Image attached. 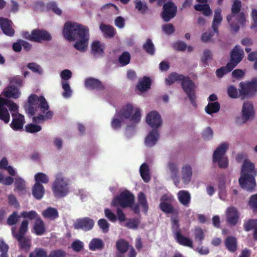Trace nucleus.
I'll return each instance as SVG.
<instances>
[{
  "label": "nucleus",
  "instance_id": "nucleus-41",
  "mask_svg": "<svg viewBox=\"0 0 257 257\" xmlns=\"http://www.w3.org/2000/svg\"><path fill=\"white\" fill-rule=\"evenodd\" d=\"M92 53L96 56L97 55L102 56L104 53L103 49L99 41H95L92 42L91 46Z\"/></svg>",
  "mask_w": 257,
  "mask_h": 257
},
{
  "label": "nucleus",
  "instance_id": "nucleus-22",
  "mask_svg": "<svg viewBox=\"0 0 257 257\" xmlns=\"http://www.w3.org/2000/svg\"><path fill=\"white\" fill-rule=\"evenodd\" d=\"M84 85L87 89L89 90L102 91L104 89V86L101 82L98 79L92 77L86 79Z\"/></svg>",
  "mask_w": 257,
  "mask_h": 257
},
{
  "label": "nucleus",
  "instance_id": "nucleus-35",
  "mask_svg": "<svg viewBox=\"0 0 257 257\" xmlns=\"http://www.w3.org/2000/svg\"><path fill=\"white\" fill-rule=\"evenodd\" d=\"M29 222L27 220H24L21 223L18 232H16L14 228L12 229L13 236L25 235L28 231Z\"/></svg>",
  "mask_w": 257,
  "mask_h": 257
},
{
  "label": "nucleus",
  "instance_id": "nucleus-62",
  "mask_svg": "<svg viewBox=\"0 0 257 257\" xmlns=\"http://www.w3.org/2000/svg\"><path fill=\"white\" fill-rule=\"evenodd\" d=\"M9 246L3 240L0 241V252L1 254L0 257H8V251Z\"/></svg>",
  "mask_w": 257,
  "mask_h": 257
},
{
  "label": "nucleus",
  "instance_id": "nucleus-56",
  "mask_svg": "<svg viewBox=\"0 0 257 257\" xmlns=\"http://www.w3.org/2000/svg\"><path fill=\"white\" fill-rule=\"evenodd\" d=\"M98 225L103 233H107L109 231V224L104 218L100 219L97 222Z\"/></svg>",
  "mask_w": 257,
  "mask_h": 257
},
{
  "label": "nucleus",
  "instance_id": "nucleus-42",
  "mask_svg": "<svg viewBox=\"0 0 257 257\" xmlns=\"http://www.w3.org/2000/svg\"><path fill=\"white\" fill-rule=\"evenodd\" d=\"M35 183L39 184H47L49 181V178L45 174L41 172L36 173L34 176Z\"/></svg>",
  "mask_w": 257,
  "mask_h": 257
},
{
  "label": "nucleus",
  "instance_id": "nucleus-49",
  "mask_svg": "<svg viewBox=\"0 0 257 257\" xmlns=\"http://www.w3.org/2000/svg\"><path fill=\"white\" fill-rule=\"evenodd\" d=\"M233 22L238 25L240 24L241 26H244L246 22L245 16L244 13L240 12L237 14H235L233 17Z\"/></svg>",
  "mask_w": 257,
  "mask_h": 257
},
{
  "label": "nucleus",
  "instance_id": "nucleus-57",
  "mask_svg": "<svg viewBox=\"0 0 257 257\" xmlns=\"http://www.w3.org/2000/svg\"><path fill=\"white\" fill-rule=\"evenodd\" d=\"M212 59V54L209 50H204L201 57V61L204 66L208 65L207 61Z\"/></svg>",
  "mask_w": 257,
  "mask_h": 257
},
{
  "label": "nucleus",
  "instance_id": "nucleus-37",
  "mask_svg": "<svg viewBox=\"0 0 257 257\" xmlns=\"http://www.w3.org/2000/svg\"><path fill=\"white\" fill-rule=\"evenodd\" d=\"M104 246V243L101 239L97 238H93L89 243V249L91 251L96 249H101Z\"/></svg>",
  "mask_w": 257,
  "mask_h": 257
},
{
  "label": "nucleus",
  "instance_id": "nucleus-53",
  "mask_svg": "<svg viewBox=\"0 0 257 257\" xmlns=\"http://www.w3.org/2000/svg\"><path fill=\"white\" fill-rule=\"evenodd\" d=\"M135 8L142 14L146 13L149 10L146 3H143L141 0H136Z\"/></svg>",
  "mask_w": 257,
  "mask_h": 257
},
{
  "label": "nucleus",
  "instance_id": "nucleus-21",
  "mask_svg": "<svg viewBox=\"0 0 257 257\" xmlns=\"http://www.w3.org/2000/svg\"><path fill=\"white\" fill-rule=\"evenodd\" d=\"M226 221L231 226H235L239 219V213L234 207H228L226 211Z\"/></svg>",
  "mask_w": 257,
  "mask_h": 257
},
{
  "label": "nucleus",
  "instance_id": "nucleus-4",
  "mask_svg": "<svg viewBox=\"0 0 257 257\" xmlns=\"http://www.w3.org/2000/svg\"><path fill=\"white\" fill-rule=\"evenodd\" d=\"M257 176V170L251 162L245 160L241 167L240 177L238 182L240 187L248 191L252 192L255 190L256 182L255 177Z\"/></svg>",
  "mask_w": 257,
  "mask_h": 257
},
{
  "label": "nucleus",
  "instance_id": "nucleus-58",
  "mask_svg": "<svg viewBox=\"0 0 257 257\" xmlns=\"http://www.w3.org/2000/svg\"><path fill=\"white\" fill-rule=\"evenodd\" d=\"M6 101L7 102L6 103L7 104H5L6 107H8L10 111L12 113H19L18 112V109L19 106L18 105L15 103L14 101L10 100L6 98Z\"/></svg>",
  "mask_w": 257,
  "mask_h": 257
},
{
  "label": "nucleus",
  "instance_id": "nucleus-3",
  "mask_svg": "<svg viewBox=\"0 0 257 257\" xmlns=\"http://www.w3.org/2000/svg\"><path fill=\"white\" fill-rule=\"evenodd\" d=\"M178 81L181 82V87L187 95L191 104L196 106V85L194 82L189 77L176 72L170 73L168 78L165 79V82L167 85H171Z\"/></svg>",
  "mask_w": 257,
  "mask_h": 257
},
{
  "label": "nucleus",
  "instance_id": "nucleus-30",
  "mask_svg": "<svg viewBox=\"0 0 257 257\" xmlns=\"http://www.w3.org/2000/svg\"><path fill=\"white\" fill-rule=\"evenodd\" d=\"M32 193L35 199L40 200L45 194L44 187L42 184L35 183L32 189Z\"/></svg>",
  "mask_w": 257,
  "mask_h": 257
},
{
  "label": "nucleus",
  "instance_id": "nucleus-11",
  "mask_svg": "<svg viewBox=\"0 0 257 257\" xmlns=\"http://www.w3.org/2000/svg\"><path fill=\"white\" fill-rule=\"evenodd\" d=\"M228 148V144L222 143L213 153V161L214 162H217L218 166L220 168H226L228 166V161L227 158L224 156Z\"/></svg>",
  "mask_w": 257,
  "mask_h": 257
},
{
  "label": "nucleus",
  "instance_id": "nucleus-14",
  "mask_svg": "<svg viewBox=\"0 0 257 257\" xmlns=\"http://www.w3.org/2000/svg\"><path fill=\"white\" fill-rule=\"evenodd\" d=\"M244 53L239 46L236 45L230 52V60L228 66L234 68L243 59Z\"/></svg>",
  "mask_w": 257,
  "mask_h": 257
},
{
  "label": "nucleus",
  "instance_id": "nucleus-27",
  "mask_svg": "<svg viewBox=\"0 0 257 257\" xmlns=\"http://www.w3.org/2000/svg\"><path fill=\"white\" fill-rule=\"evenodd\" d=\"M177 197L180 203L185 207H188L191 202V196L190 193L184 190L178 192Z\"/></svg>",
  "mask_w": 257,
  "mask_h": 257
},
{
  "label": "nucleus",
  "instance_id": "nucleus-38",
  "mask_svg": "<svg viewBox=\"0 0 257 257\" xmlns=\"http://www.w3.org/2000/svg\"><path fill=\"white\" fill-rule=\"evenodd\" d=\"M116 247L118 252L125 253L129 248V243L124 239H119L116 242Z\"/></svg>",
  "mask_w": 257,
  "mask_h": 257
},
{
  "label": "nucleus",
  "instance_id": "nucleus-10",
  "mask_svg": "<svg viewBox=\"0 0 257 257\" xmlns=\"http://www.w3.org/2000/svg\"><path fill=\"white\" fill-rule=\"evenodd\" d=\"M222 10L218 8L214 11V18L212 23V28L213 31L203 33L201 36V40L203 42H207L214 35L215 33L218 34V27L222 21L221 16Z\"/></svg>",
  "mask_w": 257,
  "mask_h": 257
},
{
  "label": "nucleus",
  "instance_id": "nucleus-13",
  "mask_svg": "<svg viewBox=\"0 0 257 257\" xmlns=\"http://www.w3.org/2000/svg\"><path fill=\"white\" fill-rule=\"evenodd\" d=\"M177 7L172 1H169L163 5L161 17L165 22H169L177 14Z\"/></svg>",
  "mask_w": 257,
  "mask_h": 257
},
{
  "label": "nucleus",
  "instance_id": "nucleus-40",
  "mask_svg": "<svg viewBox=\"0 0 257 257\" xmlns=\"http://www.w3.org/2000/svg\"><path fill=\"white\" fill-rule=\"evenodd\" d=\"M100 30L104 33L105 35L108 37H113L115 34V30L112 26L110 25H106L101 24L100 25Z\"/></svg>",
  "mask_w": 257,
  "mask_h": 257
},
{
  "label": "nucleus",
  "instance_id": "nucleus-52",
  "mask_svg": "<svg viewBox=\"0 0 257 257\" xmlns=\"http://www.w3.org/2000/svg\"><path fill=\"white\" fill-rule=\"evenodd\" d=\"M21 216L18 215V212L14 211L8 218L7 224L9 225L12 226L15 225L19 221Z\"/></svg>",
  "mask_w": 257,
  "mask_h": 257
},
{
  "label": "nucleus",
  "instance_id": "nucleus-26",
  "mask_svg": "<svg viewBox=\"0 0 257 257\" xmlns=\"http://www.w3.org/2000/svg\"><path fill=\"white\" fill-rule=\"evenodd\" d=\"M151 79L148 76H144L139 80L136 87L140 91L144 92L151 88Z\"/></svg>",
  "mask_w": 257,
  "mask_h": 257
},
{
  "label": "nucleus",
  "instance_id": "nucleus-59",
  "mask_svg": "<svg viewBox=\"0 0 257 257\" xmlns=\"http://www.w3.org/2000/svg\"><path fill=\"white\" fill-rule=\"evenodd\" d=\"M27 67L34 73H38L39 74H41L43 73L41 67L36 63H29L27 65Z\"/></svg>",
  "mask_w": 257,
  "mask_h": 257
},
{
  "label": "nucleus",
  "instance_id": "nucleus-5",
  "mask_svg": "<svg viewBox=\"0 0 257 257\" xmlns=\"http://www.w3.org/2000/svg\"><path fill=\"white\" fill-rule=\"evenodd\" d=\"M174 200V198L171 195H168L166 194H163L160 198V203L159 208L161 210L167 214H172L176 216V217H172L171 221V229L172 232L174 235V237L177 236V233H181L180 228V224L177 216L179 211L175 209L172 203Z\"/></svg>",
  "mask_w": 257,
  "mask_h": 257
},
{
  "label": "nucleus",
  "instance_id": "nucleus-32",
  "mask_svg": "<svg viewBox=\"0 0 257 257\" xmlns=\"http://www.w3.org/2000/svg\"><path fill=\"white\" fill-rule=\"evenodd\" d=\"M42 215L45 218L55 220L58 217L59 214L56 208L50 207L42 212Z\"/></svg>",
  "mask_w": 257,
  "mask_h": 257
},
{
  "label": "nucleus",
  "instance_id": "nucleus-28",
  "mask_svg": "<svg viewBox=\"0 0 257 257\" xmlns=\"http://www.w3.org/2000/svg\"><path fill=\"white\" fill-rule=\"evenodd\" d=\"M3 94L6 97L16 99L20 97L21 92L17 87L11 85L4 90Z\"/></svg>",
  "mask_w": 257,
  "mask_h": 257
},
{
  "label": "nucleus",
  "instance_id": "nucleus-34",
  "mask_svg": "<svg viewBox=\"0 0 257 257\" xmlns=\"http://www.w3.org/2000/svg\"><path fill=\"white\" fill-rule=\"evenodd\" d=\"M182 179L185 183H188L191 180L192 171V168L189 165H185L182 169Z\"/></svg>",
  "mask_w": 257,
  "mask_h": 257
},
{
  "label": "nucleus",
  "instance_id": "nucleus-39",
  "mask_svg": "<svg viewBox=\"0 0 257 257\" xmlns=\"http://www.w3.org/2000/svg\"><path fill=\"white\" fill-rule=\"evenodd\" d=\"M220 108V105L217 101L208 103L205 106V110L208 114L217 112Z\"/></svg>",
  "mask_w": 257,
  "mask_h": 257
},
{
  "label": "nucleus",
  "instance_id": "nucleus-15",
  "mask_svg": "<svg viewBox=\"0 0 257 257\" xmlns=\"http://www.w3.org/2000/svg\"><path fill=\"white\" fill-rule=\"evenodd\" d=\"M94 225V221L88 217L77 219L73 224L76 229H82L85 231L91 230Z\"/></svg>",
  "mask_w": 257,
  "mask_h": 257
},
{
  "label": "nucleus",
  "instance_id": "nucleus-1",
  "mask_svg": "<svg viewBox=\"0 0 257 257\" xmlns=\"http://www.w3.org/2000/svg\"><path fill=\"white\" fill-rule=\"evenodd\" d=\"M63 35L69 41L76 42L74 47L81 52L87 50L89 40V29L87 26L75 22H66L63 30Z\"/></svg>",
  "mask_w": 257,
  "mask_h": 257
},
{
  "label": "nucleus",
  "instance_id": "nucleus-60",
  "mask_svg": "<svg viewBox=\"0 0 257 257\" xmlns=\"http://www.w3.org/2000/svg\"><path fill=\"white\" fill-rule=\"evenodd\" d=\"M66 252L61 249L53 250L49 253L47 257H66Z\"/></svg>",
  "mask_w": 257,
  "mask_h": 257
},
{
  "label": "nucleus",
  "instance_id": "nucleus-54",
  "mask_svg": "<svg viewBox=\"0 0 257 257\" xmlns=\"http://www.w3.org/2000/svg\"><path fill=\"white\" fill-rule=\"evenodd\" d=\"M42 130V127L34 123H30L26 125L25 130L29 133H35L40 132Z\"/></svg>",
  "mask_w": 257,
  "mask_h": 257
},
{
  "label": "nucleus",
  "instance_id": "nucleus-19",
  "mask_svg": "<svg viewBox=\"0 0 257 257\" xmlns=\"http://www.w3.org/2000/svg\"><path fill=\"white\" fill-rule=\"evenodd\" d=\"M13 119L10 124L11 128L14 131L22 129L25 123L24 116L19 113H12Z\"/></svg>",
  "mask_w": 257,
  "mask_h": 257
},
{
  "label": "nucleus",
  "instance_id": "nucleus-36",
  "mask_svg": "<svg viewBox=\"0 0 257 257\" xmlns=\"http://www.w3.org/2000/svg\"><path fill=\"white\" fill-rule=\"evenodd\" d=\"M140 172L141 177L145 182H148L150 180V175L148 165L144 163L140 168Z\"/></svg>",
  "mask_w": 257,
  "mask_h": 257
},
{
  "label": "nucleus",
  "instance_id": "nucleus-20",
  "mask_svg": "<svg viewBox=\"0 0 257 257\" xmlns=\"http://www.w3.org/2000/svg\"><path fill=\"white\" fill-rule=\"evenodd\" d=\"M12 22L7 18L0 17V27L6 35L13 37L15 34V30L12 28Z\"/></svg>",
  "mask_w": 257,
  "mask_h": 257
},
{
  "label": "nucleus",
  "instance_id": "nucleus-24",
  "mask_svg": "<svg viewBox=\"0 0 257 257\" xmlns=\"http://www.w3.org/2000/svg\"><path fill=\"white\" fill-rule=\"evenodd\" d=\"M159 138V134L157 129H153L146 137L145 141L147 147H152L154 146Z\"/></svg>",
  "mask_w": 257,
  "mask_h": 257
},
{
  "label": "nucleus",
  "instance_id": "nucleus-47",
  "mask_svg": "<svg viewBox=\"0 0 257 257\" xmlns=\"http://www.w3.org/2000/svg\"><path fill=\"white\" fill-rule=\"evenodd\" d=\"M131 55L128 52H123L119 56L118 61L121 66H126L130 63Z\"/></svg>",
  "mask_w": 257,
  "mask_h": 257
},
{
  "label": "nucleus",
  "instance_id": "nucleus-63",
  "mask_svg": "<svg viewBox=\"0 0 257 257\" xmlns=\"http://www.w3.org/2000/svg\"><path fill=\"white\" fill-rule=\"evenodd\" d=\"M104 214L105 216L112 222H114L117 220V217L115 214L108 208L104 209Z\"/></svg>",
  "mask_w": 257,
  "mask_h": 257
},
{
  "label": "nucleus",
  "instance_id": "nucleus-29",
  "mask_svg": "<svg viewBox=\"0 0 257 257\" xmlns=\"http://www.w3.org/2000/svg\"><path fill=\"white\" fill-rule=\"evenodd\" d=\"M18 241L20 248L28 251L31 245V240L25 235L13 236Z\"/></svg>",
  "mask_w": 257,
  "mask_h": 257
},
{
  "label": "nucleus",
  "instance_id": "nucleus-55",
  "mask_svg": "<svg viewBox=\"0 0 257 257\" xmlns=\"http://www.w3.org/2000/svg\"><path fill=\"white\" fill-rule=\"evenodd\" d=\"M227 94L232 98H237L240 97L239 92L237 89L233 85H230L227 88Z\"/></svg>",
  "mask_w": 257,
  "mask_h": 257
},
{
  "label": "nucleus",
  "instance_id": "nucleus-50",
  "mask_svg": "<svg viewBox=\"0 0 257 257\" xmlns=\"http://www.w3.org/2000/svg\"><path fill=\"white\" fill-rule=\"evenodd\" d=\"M29 257H47V251L42 248H36Z\"/></svg>",
  "mask_w": 257,
  "mask_h": 257
},
{
  "label": "nucleus",
  "instance_id": "nucleus-46",
  "mask_svg": "<svg viewBox=\"0 0 257 257\" xmlns=\"http://www.w3.org/2000/svg\"><path fill=\"white\" fill-rule=\"evenodd\" d=\"M248 205L253 213H257V193L250 196L248 201Z\"/></svg>",
  "mask_w": 257,
  "mask_h": 257
},
{
  "label": "nucleus",
  "instance_id": "nucleus-51",
  "mask_svg": "<svg viewBox=\"0 0 257 257\" xmlns=\"http://www.w3.org/2000/svg\"><path fill=\"white\" fill-rule=\"evenodd\" d=\"M21 217L25 218H28L30 220H33L39 217L37 213L34 210H31L30 211H23L21 213Z\"/></svg>",
  "mask_w": 257,
  "mask_h": 257
},
{
  "label": "nucleus",
  "instance_id": "nucleus-33",
  "mask_svg": "<svg viewBox=\"0 0 257 257\" xmlns=\"http://www.w3.org/2000/svg\"><path fill=\"white\" fill-rule=\"evenodd\" d=\"M177 242L180 244L193 248V241L192 240L187 237L184 236L181 233H178L177 236L175 237Z\"/></svg>",
  "mask_w": 257,
  "mask_h": 257
},
{
  "label": "nucleus",
  "instance_id": "nucleus-18",
  "mask_svg": "<svg viewBox=\"0 0 257 257\" xmlns=\"http://www.w3.org/2000/svg\"><path fill=\"white\" fill-rule=\"evenodd\" d=\"M34 42L41 43L43 41H49L52 40L51 34L46 30L38 29L33 30Z\"/></svg>",
  "mask_w": 257,
  "mask_h": 257
},
{
  "label": "nucleus",
  "instance_id": "nucleus-12",
  "mask_svg": "<svg viewBox=\"0 0 257 257\" xmlns=\"http://www.w3.org/2000/svg\"><path fill=\"white\" fill-rule=\"evenodd\" d=\"M233 4L231 8V14L226 17V19L229 23L231 30L234 32H237L239 30V26L233 22V17L235 14L240 13L241 8V2L240 0H232Z\"/></svg>",
  "mask_w": 257,
  "mask_h": 257
},
{
  "label": "nucleus",
  "instance_id": "nucleus-25",
  "mask_svg": "<svg viewBox=\"0 0 257 257\" xmlns=\"http://www.w3.org/2000/svg\"><path fill=\"white\" fill-rule=\"evenodd\" d=\"M224 245L226 249L230 252H234L237 249V241L235 237L228 236L224 240Z\"/></svg>",
  "mask_w": 257,
  "mask_h": 257
},
{
  "label": "nucleus",
  "instance_id": "nucleus-16",
  "mask_svg": "<svg viewBox=\"0 0 257 257\" xmlns=\"http://www.w3.org/2000/svg\"><path fill=\"white\" fill-rule=\"evenodd\" d=\"M242 123H246L247 121L252 119L255 116V111L253 104L246 101L243 104L242 108Z\"/></svg>",
  "mask_w": 257,
  "mask_h": 257
},
{
  "label": "nucleus",
  "instance_id": "nucleus-31",
  "mask_svg": "<svg viewBox=\"0 0 257 257\" xmlns=\"http://www.w3.org/2000/svg\"><path fill=\"white\" fill-rule=\"evenodd\" d=\"M33 228L35 233L37 235H43L46 231L44 221L40 218V217L37 218L35 222Z\"/></svg>",
  "mask_w": 257,
  "mask_h": 257
},
{
  "label": "nucleus",
  "instance_id": "nucleus-48",
  "mask_svg": "<svg viewBox=\"0 0 257 257\" xmlns=\"http://www.w3.org/2000/svg\"><path fill=\"white\" fill-rule=\"evenodd\" d=\"M228 63L225 66L221 67L216 71V76L218 78L222 77L224 74L231 72L234 68L232 66H228Z\"/></svg>",
  "mask_w": 257,
  "mask_h": 257
},
{
  "label": "nucleus",
  "instance_id": "nucleus-8",
  "mask_svg": "<svg viewBox=\"0 0 257 257\" xmlns=\"http://www.w3.org/2000/svg\"><path fill=\"white\" fill-rule=\"evenodd\" d=\"M239 87V95L242 99L251 98L257 92V79L253 78L250 81H241Z\"/></svg>",
  "mask_w": 257,
  "mask_h": 257
},
{
  "label": "nucleus",
  "instance_id": "nucleus-23",
  "mask_svg": "<svg viewBox=\"0 0 257 257\" xmlns=\"http://www.w3.org/2000/svg\"><path fill=\"white\" fill-rule=\"evenodd\" d=\"M6 98L0 96V120L5 123H8L10 120V115L5 104H7Z\"/></svg>",
  "mask_w": 257,
  "mask_h": 257
},
{
  "label": "nucleus",
  "instance_id": "nucleus-61",
  "mask_svg": "<svg viewBox=\"0 0 257 257\" xmlns=\"http://www.w3.org/2000/svg\"><path fill=\"white\" fill-rule=\"evenodd\" d=\"M47 8L51 10L53 12L58 15H61V10L57 7V3L55 2H50L47 5Z\"/></svg>",
  "mask_w": 257,
  "mask_h": 257
},
{
  "label": "nucleus",
  "instance_id": "nucleus-64",
  "mask_svg": "<svg viewBox=\"0 0 257 257\" xmlns=\"http://www.w3.org/2000/svg\"><path fill=\"white\" fill-rule=\"evenodd\" d=\"M168 167L171 173V178L175 179L177 177L178 174V170L176 165L173 163H169Z\"/></svg>",
  "mask_w": 257,
  "mask_h": 257
},
{
  "label": "nucleus",
  "instance_id": "nucleus-2",
  "mask_svg": "<svg viewBox=\"0 0 257 257\" xmlns=\"http://www.w3.org/2000/svg\"><path fill=\"white\" fill-rule=\"evenodd\" d=\"M24 107L26 113L30 115H38L33 117V121L35 123L51 119L53 115V112L49 110V105L43 96H38L35 94H31Z\"/></svg>",
  "mask_w": 257,
  "mask_h": 257
},
{
  "label": "nucleus",
  "instance_id": "nucleus-17",
  "mask_svg": "<svg viewBox=\"0 0 257 257\" xmlns=\"http://www.w3.org/2000/svg\"><path fill=\"white\" fill-rule=\"evenodd\" d=\"M146 122L153 129H157L162 123L161 115L156 111H152L147 115Z\"/></svg>",
  "mask_w": 257,
  "mask_h": 257
},
{
  "label": "nucleus",
  "instance_id": "nucleus-6",
  "mask_svg": "<svg viewBox=\"0 0 257 257\" xmlns=\"http://www.w3.org/2000/svg\"><path fill=\"white\" fill-rule=\"evenodd\" d=\"M115 115L121 119H129L133 125L138 123L141 118V109L139 108L134 109L132 104L127 103L124 105L120 110L116 111Z\"/></svg>",
  "mask_w": 257,
  "mask_h": 257
},
{
  "label": "nucleus",
  "instance_id": "nucleus-7",
  "mask_svg": "<svg viewBox=\"0 0 257 257\" xmlns=\"http://www.w3.org/2000/svg\"><path fill=\"white\" fill-rule=\"evenodd\" d=\"M54 196L56 198H62L66 196L69 192L68 180L63 177L61 173L56 175L55 179L52 186Z\"/></svg>",
  "mask_w": 257,
  "mask_h": 257
},
{
  "label": "nucleus",
  "instance_id": "nucleus-44",
  "mask_svg": "<svg viewBox=\"0 0 257 257\" xmlns=\"http://www.w3.org/2000/svg\"><path fill=\"white\" fill-rule=\"evenodd\" d=\"M243 229L248 232L252 229H254L257 226V219H249L243 223Z\"/></svg>",
  "mask_w": 257,
  "mask_h": 257
},
{
  "label": "nucleus",
  "instance_id": "nucleus-45",
  "mask_svg": "<svg viewBox=\"0 0 257 257\" xmlns=\"http://www.w3.org/2000/svg\"><path fill=\"white\" fill-rule=\"evenodd\" d=\"M144 50L149 54L153 55L155 53V46L151 39L147 40L146 42L143 45Z\"/></svg>",
  "mask_w": 257,
  "mask_h": 257
},
{
  "label": "nucleus",
  "instance_id": "nucleus-9",
  "mask_svg": "<svg viewBox=\"0 0 257 257\" xmlns=\"http://www.w3.org/2000/svg\"><path fill=\"white\" fill-rule=\"evenodd\" d=\"M135 196L130 191L125 190L113 198L111 205L114 207L120 206L125 208L131 206L133 203H135Z\"/></svg>",
  "mask_w": 257,
  "mask_h": 257
},
{
  "label": "nucleus",
  "instance_id": "nucleus-43",
  "mask_svg": "<svg viewBox=\"0 0 257 257\" xmlns=\"http://www.w3.org/2000/svg\"><path fill=\"white\" fill-rule=\"evenodd\" d=\"M138 202L142 207L144 212L147 213L149 209V206L146 196L143 192H140L138 194Z\"/></svg>",
  "mask_w": 257,
  "mask_h": 257
}]
</instances>
